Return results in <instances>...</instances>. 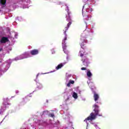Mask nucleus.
Wrapping results in <instances>:
<instances>
[{
    "mask_svg": "<svg viewBox=\"0 0 129 129\" xmlns=\"http://www.w3.org/2000/svg\"><path fill=\"white\" fill-rule=\"evenodd\" d=\"M93 107L95 114L91 113L90 115L84 120V121L87 122V120L92 121L96 118V116H97V115L98 116H102V113L99 114V106L96 104H95L93 106Z\"/></svg>",
    "mask_w": 129,
    "mask_h": 129,
    "instance_id": "nucleus-1",
    "label": "nucleus"
},
{
    "mask_svg": "<svg viewBox=\"0 0 129 129\" xmlns=\"http://www.w3.org/2000/svg\"><path fill=\"white\" fill-rule=\"evenodd\" d=\"M66 18H67V21L69 22L67 25V27H66L64 28V31L63 32V34L65 35V37H67V34H66V32H67L68 29H69V27H70V26H71V24H72V21H71V16L70 15V13L68 12V15L66 16Z\"/></svg>",
    "mask_w": 129,
    "mask_h": 129,
    "instance_id": "nucleus-2",
    "label": "nucleus"
},
{
    "mask_svg": "<svg viewBox=\"0 0 129 129\" xmlns=\"http://www.w3.org/2000/svg\"><path fill=\"white\" fill-rule=\"evenodd\" d=\"M87 36V34H86V33L85 32H83L81 35V40L83 43L81 44L82 49H84L85 48V45L83 43H87V40H86Z\"/></svg>",
    "mask_w": 129,
    "mask_h": 129,
    "instance_id": "nucleus-3",
    "label": "nucleus"
},
{
    "mask_svg": "<svg viewBox=\"0 0 129 129\" xmlns=\"http://www.w3.org/2000/svg\"><path fill=\"white\" fill-rule=\"evenodd\" d=\"M81 52V57H82V61L83 63L84 66H85V67H87L89 64V62H88V58H87V56H86V55L84 53H82L81 51H80Z\"/></svg>",
    "mask_w": 129,
    "mask_h": 129,
    "instance_id": "nucleus-4",
    "label": "nucleus"
},
{
    "mask_svg": "<svg viewBox=\"0 0 129 129\" xmlns=\"http://www.w3.org/2000/svg\"><path fill=\"white\" fill-rule=\"evenodd\" d=\"M83 17L84 18V20L85 21H89V20L91 19V16H88V13H87V9L86 10V12L83 13Z\"/></svg>",
    "mask_w": 129,
    "mask_h": 129,
    "instance_id": "nucleus-5",
    "label": "nucleus"
},
{
    "mask_svg": "<svg viewBox=\"0 0 129 129\" xmlns=\"http://www.w3.org/2000/svg\"><path fill=\"white\" fill-rule=\"evenodd\" d=\"M7 42H9V38L7 37H3L0 41L1 44H6Z\"/></svg>",
    "mask_w": 129,
    "mask_h": 129,
    "instance_id": "nucleus-6",
    "label": "nucleus"
},
{
    "mask_svg": "<svg viewBox=\"0 0 129 129\" xmlns=\"http://www.w3.org/2000/svg\"><path fill=\"white\" fill-rule=\"evenodd\" d=\"M67 40V37L65 36L64 39L62 40V49H66L67 46L66 45V41Z\"/></svg>",
    "mask_w": 129,
    "mask_h": 129,
    "instance_id": "nucleus-7",
    "label": "nucleus"
},
{
    "mask_svg": "<svg viewBox=\"0 0 129 129\" xmlns=\"http://www.w3.org/2000/svg\"><path fill=\"white\" fill-rule=\"evenodd\" d=\"M93 98L95 101H97L99 99V95L96 93H94Z\"/></svg>",
    "mask_w": 129,
    "mask_h": 129,
    "instance_id": "nucleus-8",
    "label": "nucleus"
},
{
    "mask_svg": "<svg viewBox=\"0 0 129 129\" xmlns=\"http://www.w3.org/2000/svg\"><path fill=\"white\" fill-rule=\"evenodd\" d=\"M39 53L38 50L33 49L31 51V55H37Z\"/></svg>",
    "mask_w": 129,
    "mask_h": 129,
    "instance_id": "nucleus-9",
    "label": "nucleus"
},
{
    "mask_svg": "<svg viewBox=\"0 0 129 129\" xmlns=\"http://www.w3.org/2000/svg\"><path fill=\"white\" fill-rule=\"evenodd\" d=\"M64 66V65L63 64V63H60L59 64H58L56 67V70H59V69H61V68L62 67H63Z\"/></svg>",
    "mask_w": 129,
    "mask_h": 129,
    "instance_id": "nucleus-10",
    "label": "nucleus"
},
{
    "mask_svg": "<svg viewBox=\"0 0 129 129\" xmlns=\"http://www.w3.org/2000/svg\"><path fill=\"white\" fill-rule=\"evenodd\" d=\"M37 87L38 89H42V88H43V85L41 84L37 83Z\"/></svg>",
    "mask_w": 129,
    "mask_h": 129,
    "instance_id": "nucleus-11",
    "label": "nucleus"
},
{
    "mask_svg": "<svg viewBox=\"0 0 129 129\" xmlns=\"http://www.w3.org/2000/svg\"><path fill=\"white\" fill-rule=\"evenodd\" d=\"M87 75L88 77H91L92 76V74H91L90 70H88V72L87 73Z\"/></svg>",
    "mask_w": 129,
    "mask_h": 129,
    "instance_id": "nucleus-12",
    "label": "nucleus"
},
{
    "mask_svg": "<svg viewBox=\"0 0 129 129\" xmlns=\"http://www.w3.org/2000/svg\"><path fill=\"white\" fill-rule=\"evenodd\" d=\"M73 97H74V98H75V99L78 98V95H77V93H76L75 92H74L73 93Z\"/></svg>",
    "mask_w": 129,
    "mask_h": 129,
    "instance_id": "nucleus-13",
    "label": "nucleus"
},
{
    "mask_svg": "<svg viewBox=\"0 0 129 129\" xmlns=\"http://www.w3.org/2000/svg\"><path fill=\"white\" fill-rule=\"evenodd\" d=\"M0 3L3 6H5L7 3V0H1Z\"/></svg>",
    "mask_w": 129,
    "mask_h": 129,
    "instance_id": "nucleus-14",
    "label": "nucleus"
},
{
    "mask_svg": "<svg viewBox=\"0 0 129 129\" xmlns=\"http://www.w3.org/2000/svg\"><path fill=\"white\" fill-rule=\"evenodd\" d=\"M49 116L50 117H52L53 118H54V117H55V115L54 114V113H50L49 114Z\"/></svg>",
    "mask_w": 129,
    "mask_h": 129,
    "instance_id": "nucleus-15",
    "label": "nucleus"
},
{
    "mask_svg": "<svg viewBox=\"0 0 129 129\" xmlns=\"http://www.w3.org/2000/svg\"><path fill=\"white\" fill-rule=\"evenodd\" d=\"M69 83H70L71 84H74L75 82H74V81H73V80H70V81H69Z\"/></svg>",
    "mask_w": 129,
    "mask_h": 129,
    "instance_id": "nucleus-16",
    "label": "nucleus"
},
{
    "mask_svg": "<svg viewBox=\"0 0 129 129\" xmlns=\"http://www.w3.org/2000/svg\"><path fill=\"white\" fill-rule=\"evenodd\" d=\"M71 86V84L69 82V83L67 84L68 87H70Z\"/></svg>",
    "mask_w": 129,
    "mask_h": 129,
    "instance_id": "nucleus-17",
    "label": "nucleus"
},
{
    "mask_svg": "<svg viewBox=\"0 0 129 129\" xmlns=\"http://www.w3.org/2000/svg\"><path fill=\"white\" fill-rule=\"evenodd\" d=\"M81 70H86V68H82Z\"/></svg>",
    "mask_w": 129,
    "mask_h": 129,
    "instance_id": "nucleus-18",
    "label": "nucleus"
},
{
    "mask_svg": "<svg viewBox=\"0 0 129 129\" xmlns=\"http://www.w3.org/2000/svg\"><path fill=\"white\" fill-rule=\"evenodd\" d=\"M86 28H87V23H86Z\"/></svg>",
    "mask_w": 129,
    "mask_h": 129,
    "instance_id": "nucleus-19",
    "label": "nucleus"
},
{
    "mask_svg": "<svg viewBox=\"0 0 129 129\" xmlns=\"http://www.w3.org/2000/svg\"><path fill=\"white\" fill-rule=\"evenodd\" d=\"M29 96H26V97H25V98H29Z\"/></svg>",
    "mask_w": 129,
    "mask_h": 129,
    "instance_id": "nucleus-20",
    "label": "nucleus"
},
{
    "mask_svg": "<svg viewBox=\"0 0 129 129\" xmlns=\"http://www.w3.org/2000/svg\"><path fill=\"white\" fill-rule=\"evenodd\" d=\"M90 11H91V12H92V11H93V10H92V9L91 8V9H90Z\"/></svg>",
    "mask_w": 129,
    "mask_h": 129,
    "instance_id": "nucleus-21",
    "label": "nucleus"
},
{
    "mask_svg": "<svg viewBox=\"0 0 129 129\" xmlns=\"http://www.w3.org/2000/svg\"><path fill=\"white\" fill-rule=\"evenodd\" d=\"M1 51H3V49H0V52Z\"/></svg>",
    "mask_w": 129,
    "mask_h": 129,
    "instance_id": "nucleus-22",
    "label": "nucleus"
},
{
    "mask_svg": "<svg viewBox=\"0 0 129 129\" xmlns=\"http://www.w3.org/2000/svg\"><path fill=\"white\" fill-rule=\"evenodd\" d=\"M25 100V98H23V101H24Z\"/></svg>",
    "mask_w": 129,
    "mask_h": 129,
    "instance_id": "nucleus-23",
    "label": "nucleus"
},
{
    "mask_svg": "<svg viewBox=\"0 0 129 129\" xmlns=\"http://www.w3.org/2000/svg\"><path fill=\"white\" fill-rule=\"evenodd\" d=\"M1 113H2V112L0 111V114H1Z\"/></svg>",
    "mask_w": 129,
    "mask_h": 129,
    "instance_id": "nucleus-24",
    "label": "nucleus"
}]
</instances>
